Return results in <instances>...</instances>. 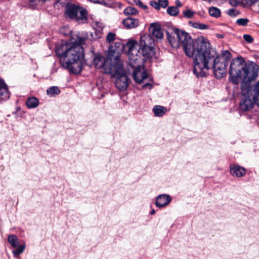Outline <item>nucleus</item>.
Instances as JSON below:
<instances>
[{
    "mask_svg": "<svg viewBox=\"0 0 259 259\" xmlns=\"http://www.w3.org/2000/svg\"><path fill=\"white\" fill-rule=\"evenodd\" d=\"M85 38L79 35H76L74 42H61L56 47V54L61 58L63 67L74 74L81 72L84 57V49L81 46Z\"/></svg>",
    "mask_w": 259,
    "mask_h": 259,
    "instance_id": "nucleus-1",
    "label": "nucleus"
},
{
    "mask_svg": "<svg viewBox=\"0 0 259 259\" xmlns=\"http://www.w3.org/2000/svg\"><path fill=\"white\" fill-rule=\"evenodd\" d=\"M194 58L193 73L197 77L205 76L207 71L213 68L216 77L221 78L226 74L227 64L214 59L217 53L207 39Z\"/></svg>",
    "mask_w": 259,
    "mask_h": 259,
    "instance_id": "nucleus-2",
    "label": "nucleus"
},
{
    "mask_svg": "<svg viewBox=\"0 0 259 259\" xmlns=\"http://www.w3.org/2000/svg\"><path fill=\"white\" fill-rule=\"evenodd\" d=\"M167 36L172 47L178 48L181 45L186 55L193 59L199 49L205 47L203 45L206 39L204 37L193 39L189 33L177 28L173 29L171 33L167 32Z\"/></svg>",
    "mask_w": 259,
    "mask_h": 259,
    "instance_id": "nucleus-3",
    "label": "nucleus"
},
{
    "mask_svg": "<svg viewBox=\"0 0 259 259\" xmlns=\"http://www.w3.org/2000/svg\"><path fill=\"white\" fill-rule=\"evenodd\" d=\"M106 73L113 74L116 78L115 85L119 91L123 92L127 89L128 78L120 62H116L113 66H111L106 70Z\"/></svg>",
    "mask_w": 259,
    "mask_h": 259,
    "instance_id": "nucleus-4",
    "label": "nucleus"
},
{
    "mask_svg": "<svg viewBox=\"0 0 259 259\" xmlns=\"http://www.w3.org/2000/svg\"><path fill=\"white\" fill-rule=\"evenodd\" d=\"M64 16L77 22L84 24L88 21L87 11L84 8L73 4H67L65 6Z\"/></svg>",
    "mask_w": 259,
    "mask_h": 259,
    "instance_id": "nucleus-5",
    "label": "nucleus"
},
{
    "mask_svg": "<svg viewBox=\"0 0 259 259\" xmlns=\"http://www.w3.org/2000/svg\"><path fill=\"white\" fill-rule=\"evenodd\" d=\"M138 48L137 42L134 40H130L125 44V48H128L127 52L128 56V64L135 69L139 66H144L142 57L144 56L143 55L142 51Z\"/></svg>",
    "mask_w": 259,
    "mask_h": 259,
    "instance_id": "nucleus-6",
    "label": "nucleus"
},
{
    "mask_svg": "<svg viewBox=\"0 0 259 259\" xmlns=\"http://www.w3.org/2000/svg\"><path fill=\"white\" fill-rule=\"evenodd\" d=\"M243 63H244V61L242 57L236 58L231 63L229 70L230 80L235 84H238L239 78H242L240 67Z\"/></svg>",
    "mask_w": 259,
    "mask_h": 259,
    "instance_id": "nucleus-7",
    "label": "nucleus"
},
{
    "mask_svg": "<svg viewBox=\"0 0 259 259\" xmlns=\"http://www.w3.org/2000/svg\"><path fill=\"white\" fill-rule=\"evenodd\" d=\"M154 41L149 35H143L140 39L139 49L142 51L143 55L147 58H151L154 55L153 47Z\"/></svg>",
    "mask_w": 259,
    "mask_h": 259,
    "instance_id": "nucleus-8",
    "label": "nucleus"
},
{
    "mask_svg": "<svg viewBox=\"0 0 259 259\" xmlns=\"http://www.w3.org/2000/svg\"><path fill=\"white\" fill-rule=\"evenodd\" d=\"M8 241L14 249L12 253L14 257H18L20 254L22 253L26 247L25 243H20L19 239L16 235L11 234L8 236Z\"/></svg>",
    "mask_w": 259,
    "mask_h": 259,
    "instance_id": "nucleus-9",
    "label": "nucleus"
},
{
    "mask_svg": "<svg viewBox=\"0 0 259 259\" xmlns=\"http://www.w3.org/2000/svg\"><path fill=\"white\" fill-rule=\"evenodd\" d=\"M243 63H242L240 67L243 80L251 81L255 79L258 75L257 69L251 65L245 64L243 66Z\"/></svg>",
    "mask_w": 259,
    "mask_h": 259,
    "instance_id": "nucleus-10",
    "label": "nucleus"
},
{
    "mask_svg": "<svg viewBox=\"0 0 259 259\" xmlns=\"http://www.w3.org/2000/svg\"><path fill=\"white\" fill-rule=\"evenodd\" d=\"M93 65L96 68H103L106 73V70L114 65L110 64V61L106 59L104 57L100 55H95L93 58Z\"/></svg>",
    "mask_w": 259,
    "mask_h": 259,
    "instance_id": "nucleus-11",
    "label": "nucleus"
},
{
    "mask_svg": "<svg viewBox=\"0 0 259 259\" xmlns=\"http://www.w3.org/2000/svg\"><path fill=\"white\" fill-rule=\"evenodd\" d=\"M133 76L136 82L141 83L143 80L148 77V73L144 66H139L134 69Z\"/></svg>",
    "mask_w": 259,
    "mask_h": 259,
    "instance_id": "nucleus-12",
    "label": "nucleus"
},
{
    "mask_svg": "<svg viewBox=\"0 0 259 259\" xmlns=\"http://www.w3.org/2000/svg\"><path fill=\"white\" fill-rule=\"evenodd\" d=\"M255 99H252V95L243 96L240 103V108L241 110L246 111L249 110L253 107Z\"/></svg>",
    "mask_w": 259,
    "mask_h": 259,
    "instance_id": "nucleus-13",
    "label": "nucleus"
},
{
    "mask_svg": "<svg viewBox=\"0 0 259 259\" xmlns=\"http://www.w3.org/2000/svg\"><path fill=\"white\" fill-rule=\"evenodd\" d=\"M171 200L169 195L161 194L157 196L155 204L157 207L161 208L169 204Z\"/></svg>",
    "mask_w": 259,
    "mask_h": 259,
    "instance_id": "nucleus-14",
    "label": "nucleus"
},
{
    "mask_svg": "<svg viewBox=\"0 0 259 259\" xmlns=\"http://www.w3.org/2000/svg\"><path fill=\"white\" fill-rule=\"evenodd\" d=\"M230 174L233 177H241L245 175L246 170L243 167L238 165H230Z\"/></svg>",
    "mask_w": 259,
    "mask_h": 259,
    "instance_id": "nucleus-15",
    "label": "nucleus"
},
{
    "mask_svg": "<svg viewBox=\"0 0 259 259\" xmlns=\"http://www.w3.org/2000/svg\"><path fill=\"white\" fill-rule=\"evenodd\" d=\"M110 51L112 53L115 55H118L122 51L127 52L128 48H125V45L123 46L121 42L117 41L114 43V45H111L110 46Z\"/></svg>",
    "mask_w": 259,
    "mask_h": 259,
    "instance_id": "nucleus-16",
    "label": "nucleus"
},
{
    "mask_svg": "<svg viewBox=\"0 0 259 259\" xmlns=\"http://www.w3.org/2000/svg\"><path fill=\"white\" fill-rule=\"evenodd\" d=\"M10 96V94L8 91L7 84L3 79L0 78V101L8 99Z\"/></svg>",
    "mask_w": 259,
    "mask_h": 259,
    "instance_id": "nucleus-17",
    "label": "nucleus"
},
{
    "mask_svg": "<svg viewBox=\"0 0 259 259\" xmlns=\"http://www.w3.org/2000/svg\"><path fill=\"white\" fill-rule=\"evenodd\" d=\"M150 31L152 35L156 38L161 39L163 37V34L161 32L160 26L156 24L152 23L150 27Z\"/></svg>",
    "mask_w": 259,
    "mask_h": 259,
    "instance_id": "nucleus-18",
    "label": "nucleus"
},
{
    "mask_svg": "<svg viewBox=\"0 0 259 259\" xmlns=\"http://www.w3.org/2000/svg\"><path fill=\"white\" fill-rule=\"evenodd\" d=\"M122 23L124 27L128 29L136 28L139 25V21L138 19L131 17L126 18Z\"/></svg>",
    "mask_w": 259,
    "mask_h": 259,
    "instance_id": "nucleus-19",
    "label": "nucleus"
},
{
    "mask_svg": "<svg viewBox=\"0 0 259 259\" xmlns=\"http://www.w3.org/2000/svg\"><path fill=\"white\" fill-rule=\"evenodd\" d=\"M250 81L247 80H243L241 83V92L243 96L252 95V89Z\"/></svg>",
    "mask_w": 259,
    "mask_h": 259,
    "instance_id": "nucleus-20",
    "label": "nucleus"
},
{
    "mask_svg": "<svg viewBox=\"0 0 259 259\" xmlns=\"http://www.w3.org/2000/svg\"><path fill=\"white\" fill-rule=\"evenodd\" d=\"M231 58V54L227 50L222 51L221 55L217 56H215L214 59H218V60L226 63L228 65L229 61Z\"/></svg>",
    "mask_w": 259,
    "mask_h": 259,
    "instance_id": "nucleus-21",
    "label": "nucleus"
},
{
    "mask_svg": "<svg viewBox=\"0 0 259 259\" xmlns=\"http://www.w3.org/2000/svg\"><path fill=\"white\" fill-rule=\"evenodd\" d=\"M152 110L154 115L157 117L162 116L167 111L166 108L160 105H156L154 106Z\"/></svg>",
    "mask_w": 259,
    "mask_h": 259,
    "instance_id": "nucleus-22",
    "label": "nucleus"
},
{
    "mask_svg": "<svg viewBox=\"0 0 259 259\" xmlns=\"http://www.w3.org/2000/svg\"><path fill=\"white\" fill-rule=\"evenodd\" d=\"M26 104L29 109L35 108L38 106L39 101L35 97H30L27 100Z\"/></svg>",
    "mask_w": 259,
    "mask_h": 259,
    "instance_id": "nucleus-23",
    "label": "nucleus"
},
{
    "mask_svg": "<svg viewBox=\"0 0 259 259\" xmlns=\"http://www.w3.org/2000/svg\"><path fill=\"white\" fill-rule=\"evenodd\" d=\"M132 5L138 6L141 9L144 10L146 12H148V6L144 4L140 0H132L131 3Z\"/></svg>",
    "mask_w": 259,
    "mask_h": 259,
    "instance_id": "nucleus-24",
    "label": "nucleus"
},
{
    "mask_svg": "<svg viewBox=\"0 0 259 259\" xmlns=\"http://www.w3.org/2000/svg\"><path fill=\"white\" fill-rule=\"evenodd\" d=\"M209 14L212 17L218 18L221 15V11L218 8L211 7L209 9Z\"/></svg>",
    "mask_w": 259,
    "mask_h": 259,
    "instance_id": "nucleus-25",
    "label": "nucleus"
},
{
    "mask_svg": "<svg viewBox=\"0 0 259 259\" xmlns=\"http://www.w3.org/2000/svg\"><path fill=\"white\" fill-rule=\"evenodd\" d=\"M166 12L170 16H176L179 13V10L175 6H170L167 8Z\"/></svg>",
    "mask_w": 259,
    "mask_h": 259,
    "instance_id": "nucleus-26",
    "label": "nucleus"
},
{
    "mask_svg": "<svg viewBox=\"0 0 259 259\" xmlns=\"http://www.w3.org/2000/svg\"><path fill=\"white\" fill-rule=\"evenodd\" d=\"M139 13L138 10L132 7H128L124 10V14L126 15H137Z\"/></svg>",
    "mask_w": 259,
    "mask_h": 259,
    "instance_id": "nucleus-27",
    "label": "nucleus"
},
{
    "mask_svg": "<svg viewBox=\"0 0 259 259\" xmlns=\"http://www.w3.org/2000/svg\"><path fill=\"white\" fill-rule=\"evenodd\" d=\"M47 94L50 95H55L60 94V90L57 87H52L49 88L47 91Z\"/></svg>",
    "mask_w": 259,
    "mask_h": 259,
    "instance_id": "nucleus-28",
    "label": "nucleus"
},
{
    "mask_svg": "<svg viewBox=\"0 0 259 259\" xmlns=\"http://www.w3.org/2000/svg\"><path fill=\"white\" fill-rule=\"evenodd\" d=\"M254 95L252 94V99H256L259 94V80L253 86Z\"/></svg>",
    "mask_w": 259,
    "mask_h": 259,
    "instance_id": "nucleus-29",
    "label": "nucleus"
},
{
    "mask_svg": "<svg viewBox=\"0 0 259 259\" xmlns=\"http://www.w3.org/2000/svg\"><path fill=\"white\" fill-rule=\"evenodd\" d=\"M195 12L190 9H187L183 11L184 16L188 19L192 18L194 17Z\"/></svg>",
    "mask_w": 259,
    "mask_h": 259,
    "instance_id": "nucleus-30",
    "label": "nucleus"
},
{
    "mask_svg": "<svg viewBox=\"0 0 259 259\" xmlns=\"http://www.w3.org/2000/svg\"><path fill=\"white\" fill-rule=\"evenodd\" d=\"M248 22L249 20L247 18H240L238 19L236 21L237 24L242 26H245L247 25Z\"/></svg>",
    "mask_w": 259,
    "mask_h": 259,
    "instance_id": "nucleus-31",
    "label": "nucleus"
},
{
    "mask_svg": "<svg viewBox=\"0 0 259 259\" xmlns=\"http://www.w3.org/2000/svg\"><path fill=\"white\" fill-rule=\"evenodd\" d=\"M227 14L231 17H235L239 14V12L235 9L232 8L227 11Z\"/></svg>",
    "mask_w": 259,
    "mask_h": 259,
    "instance_id": "nucleus-32",
    "label": "nucleus"
},
{
    "mask_svg": "<svg viewBox=\"0 0 259 259\" xmlns=\"http://www.w3.org/2000/svg\"><path fill=\"white\" fill-rule=\"evenodd\" d=\"M115 38V34L114 33L109 32L106 37V41L110 43L113 41Z\"/></svg>",
    "mask_w": 259,
    "mask_h": 259,
    "instance_id": "nucleus-33",
    "label": "nucleus"
},
{
    "mask_svg": "<svg viewBox=\"0 0 259 259\" xmlns=\"http://www.w3.org/2000/svg\"><path fill=\"white\" fill-rule=\"evenodd\" d=\"M150 6L154 8L156 10H159L160 9L158 1L157 2L155 1H151L149 2Z\"/></svg>",
    "mask_w": 259,
    "mask_h": 259,
    "instance_id": "nucleus-34",
    "label": "nucleus"
},
{
    "mask_svg": "<svg viewBox=\"0 0 259 259\" xmlns=\"http://www.w3.org/2000/svg\"><path fill=\"white\" fill-rule=\"evenodd\" d=\"M160 8H165L168 5V0H158Z\"/></svg>",
    "mask_w": 259,
    "mask_h": 259,
    "instance_id": "nucleus-35",
    "label": "nucleus"
},
{
    "mask_svg": "<svg viewBox=\"0 0 259 259\" xmlns=\"http://www.w3.org/2000/svg\"><path fill=\"white\" fill-rule=\"evenodd\" d=\"M257 0H242L243 3L247 6H251L254 4Z\"/></svg>",
    "mask_w": 259,
    "mask_h": 259,
    "instance_id": "nucleus-36",
    "label": "nucleus"
},
{
    "mask_svg": "<svg viewBox=\"0 0 259 259\" xmlns=\"http://www.w3.org/2000/svg\"><path fill=\"white\" fill-rule=\"evenodd\" d=\"M243 38L246 41L249 43L252 42L253 40V38L249 34H244L243 35Z\"/></svg>",
    "mask_w": 259,
    "mask_h": 259,
    "instance_id": "nucleus-37",
    "label": "nucleus"
},
{
    "mask_svg": "<svg viewBox=\"0 0 259 259\" xmlns=\"http://www.w3.org/2000/svg\"><path fill=\"white\" fill-rule=\"evenodd\" d=\"M208 28V26L204 24L199 23L198 26H196V28L200 29V30H204Z\"/></svg>",
    "mask_w": 259,
    "mask_h": 259,
    "instance_id": "nucleus-38",
    "label": "nucleus"
},
{
    "mask_svg": "<svg viewBox=\"0 0 259 259\" xmlns=\"http://www.w3.org/2000/svg\"><path fill=\"white\" fill-rule=\"evenodd\" d=\"M175 4H176V7H177L178 8L179 7H181L182 6V4L181 3V2L179 1V0H176V2H175Z\"/></svg>",
    "mask_w": 259,
    "mask_h": 259,
    "instance_id": "nucleus-39",
    "label": "nucleus"
},
{
    "mask_svg": "<svg viewBox=\"0 0 259 259\" xmlns=\"http://www.w3.org/2000/svg\"><path fill=\"white\" fill-rule=\"evenodd\" d=\"M147 87L149 88V89H151L152 87V84L151 83H147L143 86V88H145Z\"/></svg>",
    "mask_w": 259,
    "mask_h": 259,
    "instance_id": "nucleus-40",
    "label": "nucleus"
},
{
    "mask_svg": "<svg viewBox=\"0 0 259 259\" xmlns=\"http://www.w3.org/2000/svg\"><path fill=\"white\" fill-rule=\"evenodd\" d=\"M155 210H154V209H152V210L151 211V212H150V214H152V215H153V214H155Z\"/></svg>",
    "mask_w": 259,
    "mask_h": 259,
    "instance_id": "nucleus-41",
    "label": "nucleus"
},
{
    "mask_svg": "<svg viewBox=\"0 0 259 259\" xmlns=\"http://www.w3.org/2000/svg\"><path fill=\"white\" fill-rule=\"evenodd\" d=\"M198 24H199V23H194L193 24V26H194L195 28H196V26H198Z\"/></svg>",
    "mask_w": 259,
    "mask_h": 259,
    "instance_id": "nucleus-42",
    "label": "nucleus"
},
{
    "mask_svg": "<svg viewBox=\"0 0 259 259\" xmlns=\"http://www.w3.org/2000/svg\"><path fill=\"white\" fill-rule=\"evenodd\" d=\"M217 36L218 37L222 38L223 36L221 34H218Z\"/></svg>",
    "mask_w": 259,
    "mask_h": 259,
    "instance_id": "nucleus-43",
    "label": "nucleus"
},
{
    "mask_svg": "<svg viewBox=\"0 0 259 259\" xmlns=\"http://www.w3.org/2000/svg\"><path fill=\"white\" fill-rule=\"evenodd\" d=\"M146 52L147 53H149V51L148 50H147L146 51Z\"/></svg>",
    "mask_w": 259,
    "mask_h": 259,
    "instance_id": "nucleus-44",
    "label": "nucleus"
},
{
    "mask_svg": "<svg viewBox=\"0 0 259 259\" xmlns=\"http://www.w3.org/2000/svg\"><path fill=\"white\" fill-rule=\"evenodd\" d=\"M258 106H259V103H258Z\"/></svg>",
    "mask_w": 259,
    "mask_h": 259,
    "instance_id": "nucleus-45",
    "label": "nucleus"
}]
</instances>
